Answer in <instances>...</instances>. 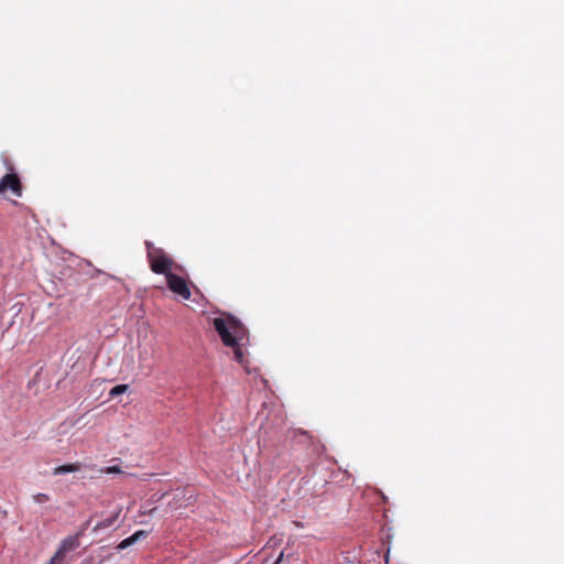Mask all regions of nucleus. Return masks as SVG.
Masks as SVG:
<instances>
[{"instance_id": "1", "label": "nucleus", "mask_w": 564, "mask_h": 564, "mask_svg": "<svg viewBox=\"0 0 564 564\" xmlns=\"http://www.w3.org/2000/svg\"><path fill=\"white\" fill-rule=\"evenodd\" d=\"M213 325L223 344L234 350L235 360L242 364L245 361L242 346L248 340V329L245 325L231 314L214 318Z\"/></svg>"}, {"instance_id": "2", "label": "nucleus", "mask_w": 564, "mask_h": 564, "mask_svg": "<svg viewBox=\"0 0 564 564\" xmlns=\"http://www.w3.org/2000/svg\"><path fill=\"white\" fill-rule=\"evenodd\" d=\"M147 257L150 263L151 270L156 274L172 273L173 260L164 252L163 249L156 248L153 242L145 241Z\"/></svg>"}, {"instance_id": "3", "label": "nucleus", "mask_w": 564, "mask_h": 564, "mask_svg": "<svg viewBox=\"0 0 564 564\" xmlns=\"http://www.w3.org/2000/svg\"><path fill=\"white\" fill-rule=\"evenodd\" d=\"M165 278L167 286L173 293L180 295L183 300H188L191 297V291L187 282L182 276L172 272Z\"/></svg>"}, {"instance_id": "4", "label": "nucleus", "mask_w": 564, "mask_h": 564, "mask_svg": "<svg viewBox=\"0 0 564 564\" xmlns=\"http://www.w3.org/2000/svg\"><path fill=\"white\" fill-rule=\"evenodd\" d=\"M7 192H11L17 197L22 195V185L15 173L6 174L0 181V194H6Z\"/></svg>"}, {"instance_id": "5", "label": "nucleus", "mask_w": 564, "mask_h": 564, "mask_svg": "<svg viewBox=\"0 0 564 564\" xmlns=\"http://www.w3.org/2000/svg\"><path fill=\"white\" fill-rule=\"evenodd\" d=\"M79 545L80 542L78 535H68L62 540L56 553H58L62 557L65 558L66 553L76 550L77 547H79Z\"/></svg>"}, {"instance_id": "6", "label": "nucleus", "mask_w": 564, "mask_h": 564, "mask_svg": "<svg viewBox=\"0 0 564 564\" xmlns=\"http://www.w3.org/2000/svg\"><path fill=\"white\" fill-rule=\"evenodd\" d=\"M80 468H82V464L80 463L66 464V465H62V466L56 467L54 469L53 474L55 476L64 475V474H67V473L78 471Z\"/></svg>"}, {"instance_id": "7", "label": "nucleus", "mask_w": 564, "mask_h": 564, "mask_svg": "<svg viewBox=\"0 0 564 564\" xmlns=\"http://www.w3.org/2000/svg\"><path fill=\"white\" fill-rule=\"evenodd\" d=\"M119 517V512H116L113 516L102 520V521H99L93 529L94 532H98L100 530H104V529H107L109 527H111L116 520L118 519Z\"/></svg>"}, {"instance_id": "8", "label": "nucleus", "mask_w": 564, "mask_h": 564, "mask_svg": "<svg viewBox=\"0 0 564 564\" xmlns=\"http://www.w3.org/2000/svg\"><path fill=\"white\" fill-rule=\"evenodd\" d=\"M129 390V384H118L109 391L110 398H116Z\"/></svg>"}, {"instance_id": "9", "label": "nucleus", "mask_w": 564, "mask_h": 564, "mask_svg": "<svg viewBox=\"0 0 564 564\" xmlns=\"http://www.w3.org/2000/svg\"><path fill=\"white\" fill-rule=\"evenodd\" d=\"M149 535L148 531L139 530L128 538L131 545L138 542L140 539H145Z\"/></svg>"}, {"instance_id": "10", "label": "nucleus", "mask_w": 564, "mask_h": 564, "mask_svg": "<svg viewBox=\"0 0 564 564\" xmlns=\"http://www.w3.org/2000/svg\"><path fill=\"white\" fill-rule=\"evenodd\" d=\"M33 500H34L36 503H44V502H46V501H48V500H50V497H48V495H46V494H42V492H40V494H36V495H34V496H33Z\"/></svg>"}, {"instance_id": "11", "label": "nucleus", "mask_w": 564, "mask_h": 564, "mask_svg": "<svg viewBox=\"0 0 564 564\" xmlns=\"http://www.w3.org/2000/svg\"><path fill=\"white\" fill-rule=\"evenodd\" d=\"M64 557H62L58 553L52 556V558L46 564H64Z\"/></svg>"}, {"instance_id": "12", "label": "nucleus", "mask_w": 564, "mask_h": 564, "mask_svg": "<svg viewBox=\"0 0 564 564\" xmlns=\"http://www.w3.org/2000/svg\"><path fill=\"white\" fill-rule=\"evenodd\" d=\"M89 525H90V519L87 520L86 522H84L79 527V530L77 531V533H75V534L78 535V538L80 539V536L84 535L85 531L89 528Z\"/></svg>"}, {"instance_id": "13", "label": "nucleus", "mask_w": 564, "mask_h": 564, "mask_svg": "<svg viewBox=\"0 0 564 564\" xmlns=\"http://www.w3.org/2000/svg\"><path fill=\"white\" fill-rule=\"evenodd\" d=\"M129 546H131V544H130V542H129V540H128V538H127V539L122 540V541L117 545V550L122 551V550H124V549H127V547H129Z\"/></svg>"}, {"instance_id": "14", "label": "nucleus", "mask_w": 564, "mask_h": 564, "mask_svg": "<svg viewBox=\"0 0 564 564\" xmlns=\"http://www.w3.org/2000/svg\"><path fill=\"white\" fill-rule=\"evenodd\" d=\"M105 473H107V474H119V473H121V469L118 466H110V467H107L105 469Z\"/></svg>"}, {"instance_id": "15", "label": "nucleus", "mask_w": 564, "mask_h": 564, "mask_svg": "<svg viewBox=\"0 0 564 564\" xmlns=\"http://www.w3.org/2000/svg\"><path fill=\"white\" fill-rule=\"evenodd\" d=\"M283 561V552L279 555V557L275 560L274 564H282Z\"/></svg>"}]
</instances>
